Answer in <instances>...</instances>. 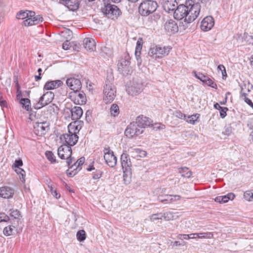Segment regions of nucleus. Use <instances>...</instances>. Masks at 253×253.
Masks as SVG:
<instances>
[{
	"label": "nucleus",
	"instance_id": "nucleus-57",
	"mask_svg": "<svg viewBox=\"0 0 253 253\" xmlns=\"http://www.w3.org/2000/svg\"><path fill=\"white\" fill-rule=\"evenodd\" d=\"M102 174V172L100 171H99L96 173L94 174L93 175L92 177L94 179H98L101 177Z\"/></svg>",
	"mask_w": 253,
	"mask_h": 253
},
{
	"label": "nucleus",
	"instance_id": "nucleus-44",
	"mask_svg": "<svg viewBox=\"0 0 253 253\" xmlns=\"http://www.w3.org/2000/svg\"><path fill=\"white\" fill-rule=\"evenodd\" d=\"M150 220L151 222H155L156 220L161 219L163 218V213L153 214L149 216Z\"/></svg>",
	"mask_w": 253,
	"mask_h": 253
},
{
	"label": "nucleus",
	"instance_id": "nucleus-13",
	"mask_svg": "<svg viewBox=\"0 0 253 253\" xmlns=\"http://www.w3.org/2000/svg\"><path fill=\"white\" fill-rule=\"evenodd\" d=\"M23 166V162L22 160L18 159L15 161L12 167L14 169L15 171L19 175V178L22 182L24 183L25 182V177L26 175V172L25 170L21 168L20 167Z\"/></svg>",
	"mask_w": 253,
	"mask_h": 253
},
{
	"label": "nucleus",
	"instance_id": "nucleus-22",
	"mask_svg": "<svg viewBox=\"0 0 253 253\" xmlns=\"http://www.w3.org/2000/svg\"><path fill=\"white\" fill-rule=\"evenodd\" d=\"M165 29L168 32L174 34L178 32V27L175 22L172 20H169L165 24Z\"/></svg>",
	"mask_w": 253,
	"mask_h": 253
},
{
	"label": "nucleus",
	"instance_id": "nucleus-48",
	"mask_svg": "<svg viewBox=\"0 0 253 253\" xmlns=\"http://www.w3.org/2000/svg\"><path fill=\"white\" fill-rule=\"evenodd\" d=\"M10 216L15 219H19L21 215L20 212L17 210H11L10 213Z\"/></svg>",
	"mask_w": 253,
	"mask_h": 253
},
{
	"label": "nucleus",
	"instance_id": "nucleus-56",
	"mask_svg": "<svg viewBox=\"0 0 253 253\" xmlns=\"http://www.w3.org/2000/svg\"><path fill=\"white\" fill-rule=\"evenodd\" d=\"M27 15L26 16V19L30 18L36 15L35 12L32 11L27 10Z\"/></svg>",
	"mask_w": 253,
	"mask_h": 253
},
{
	"label": "nucleus",
	"instance_id": "nucleus-53",
	"mask_svg": "<svg viewBox=\"0 0 253 253\" xmlns=\"http://www.w3.org/2000/svg\"><path fill=\"white\" fill-rule=\"evenodd\" d=\"M176 116L180 119H182V120H184L186 119V116L185 114H182L180 112H176Z\"/></svg>",
	"mask_w": 253,
	"mask_h": 253
},
{
	"label": "nucleus",
	"instance_id": "nucleus-50",
	"mask_svg": "<svg viewBox=\"0 0 253 253\" xmlns=\"http://www.w3.org/2000/svg\"><path fill=\"white\" fill-rule=\"evenodd\" d=\"M27 15V10L25 11H20L17 13L16 17L18 19L25 20L26 16Z\"/></svg>",
	"mask_w": 253,
	"mask_h": 253
},
{
	"label": "nucleus",
	"instance_id": "nucleus-61",
	"mask_svg": "<svg viewBox=\"0 0 253 253\" xmlns=\"http://www.w3.org/2000/svg\"><path fill=\"white\" fill-rule=\"evenodd\" d=\"M214 201L216 202H218V203H223V197H222V196H220L216 197L215 198Z\"/></svg>",
	"mask_w": 253,
	"mask_h": 253
},
{
	"label": "nucleus",
	"instance_id": "nucleus-29",
	"mask_svg": "<svg viewBox=\"0 0 253 253\" xmlns=\"http://www.w3.org/2000/svg\"><path fill=\"white\" fill-rule=\"evenodd\" d=\"M62 84V81L59 80L49 81L46 83L44 88L46 90L53 89L60 86Z\"/></svg>",
	"mask_w": 253,
	"mask_h": 253
},
{
	"label": "nucleus",
	"instance_id": "nucleus-31",
	"mask_svg": "<svg viewBox=\"0 0 253 253\" xmlns=\"http://www.w3.org/2000/svg\"><path fill=\"white\" fill-rule=\"evenodd\" d=\"M123 170L124 181L126 184L130 182L131 178V169H122Z\"/></svg>",
	"mask_w": 253,
	"mask_h": 253
},
{
	"label": "nucleus",
	"instance_id": "nucleus-36",
	"mask_svg": "<svg viewBox=\"0 0 253 253\" xmlns=\"http://www.w3.org/2000/svg\"><path fill=\"white\" fill-rule=\"evenodd\" d=\"M20 104L22 105V107L25 108L27 111H29L31 109V103L29 99L22 98L20 100Z\"/></svg>",
	"mask_w": 253,
	"mask_h": 253
},
{
	"label": "nucleus",
	"instance_id": "nucleus-4",
	"mask_svg": "<svg viewBox=\"0 0 253 253\" xmlns=\"http://www.w3.org/2000/svg\"><path fill=\"white\" fill-rule=\"evenodd\" d=\"M116 95V89L110 82H106L103 90V101L106 104L111 103Z\"/></svg>",
	"mask_w": 253,
	"mask_h": 253
},
{
	"label": "nucleus",
	"instance_id": "nucleus-21",
	"mask_svg": "<svg viewBox=\"0 0 253 253\" xmlns=\"http://www.w3.org/2000/svg\"><path fill=\"white\" fill-rule=\"evenodd\" d=\"M14 194V190L8 186H3L0 188V196L2 198L9 199Z\"/></svg>",
	"mask_w": 253,
	"mask_h": 253
},
{
	"label": "nucleus",
	"instance_id": "nucleus-23",
	"mask_svg": "<svg viewBox=\"0 0 253 253\" xmlns=\"http://www.w3.org/2000/svg\"><path fill=\"white\" fill-rule=\"evenodd\" d=\"M129 153L132 158L137 160L141 158H144L147 155V152L139 148H131L130 150Z\"/></svg>",
	"mask_w": 253,
	"mask_h": 253
},
{
	"label": "nucleus",
	"instance_id": "nucleus-32",
	"mask_svg": "<svg viewBox=\"0 0 253 253\" xmlns=\"http://www.w3.org/2000/svg\"><path fill=\"white\" fill-rule=\"evenodd\" d=\"M130 64V62L126 59L121 60L118 64V69L120 71L123 72L127 70Z\"/></svg>",
	"mask_w": 253,
	"mask_h": 253
},
{
	"label": "nucleus",
	"instance_id": "nucleus-64",
	"mask_svg": "<svg viewBox=\"0 0 253 253\" xmlns=\"http://www.w3.org/2000/svg\"><path fill=\"white\" fill-rule=\"evenodd\" d=\"M214 107L219 110L222 107H221L218 103H216L214 104Z\"/></svg>",
	"mask_w": 253,
	"mask_h": 253
},
{
	"label": "nucleus",
	"instance_id": "nucleus-18",
	"mask_svg": "<svg viewBox=\"0 0 253 253\" xmlns=\"http://www.w3.org/2000/svg\"><path fill=\"white\" fill-rule=\"evenodd\" d=\"M67 85L72 90L73 92L80 90L82 84L80 80L74 78H69L66 80Z\"/></svg>",
	"mask_w": 253,
	"mask_h": 253
},
{
	"label": "nucleus",
	"instance_id": "nucleus-38",
	"mask_svg": "<svg viewBox=\"0 0 253 253\" xmlns=\"http://www.w3.org/2000/svg\"><path fill=\"white\" fill-rule=\"evenodd\" d=\"M241 98L243 100L245 101V102L248 104L252 108H253V103L247 97V94L243 91V88L242 87L241 88Z\"/></svg>",
	"mask_w": 253,
	"mask_h": 253
},
{
	"label": "nucleus",
	"instance_id": "nucleus-37",
	"mask_svg": "<svg viewBox=\"0 0 253 253\" xmlns=\"http://www.w3.org/2000/svg\"><path fill=\"white\" fill-rule=\"evenodd\" d=\"M177 216V215L171 212H167L163 214V217H164L166 220H174L176 219Z\"/></svg>",
	"mask_w": 253,
	"mask_h": 253
},
{
	"label": "nucleus",
	"instance_id": "nucleus-27",
	"mask_svg": "<svg viewBox=\"0 0 253 253\" xmlns=\"http://www.w3.org/2000/svg\"><path fill=\"white\" fill-rule=\"evenodd\" d=\"M83 44L87 50L93 51L95 49V42L92 38H85L83 41Z\"/></svg>",
	"mask_w": 253,
	"mask_h": 253
},
{
	"label": "nucleus",
	"instance_id": "nucleus-43",
	"mask_svg": "<svg viewBox=\"0 0 253 253\" xmlns=\"http://www.w3.org/2000/svg\"><path fill=\"white\" fill-rule=\"evenodd\" d=\"M77 238L79 241H84L86 238L85 231L84 230L79 231L77 233Z\"/></svg>",
	"mask_w": 253,
	"mask_h": 253
},
{
	"label": "nucleus",
	"instance_id": "nucleus-11",
	"mask_svg": "<svg viewBox=\"0 0 253 253\" xmlns=\"http://www.w3.org/2000/svg\"><path fill=\"white\" fill-rule=\"evenodd\" d=\"M143 132V130L138 126L137 123L133 122L127 126L125 130V134L127 137L132 138L141 134Z\"/></svg>",
	"mask_w": 253,
	"mask_h": 253
},
{
	"label": "nucleus",
	"instance_id": "nucleus-30",
	"mask_svg": "<svg viewBox=\"0 0 253 253\" xmlns=\"http://www.w3.org/2000/svg\"><path fill=\"white\" fill-rule=\"evenodd\" d=\"M85 159L84 157H82L78 159L76 162H74L70 166V168L73 170L72 172H74V170L79 171L81 169V166L84 163Z\"/></svg>",
	"mask_w": 253,
	"mask_h": 253
},
{
	"label": "nucleus",
	"instance_id": "nucleus-40",
	"mask_svg": "<svg viewBox=\"0 0 253 253\" xmlns=\"http://www.w3.org/2000/svg\"><path fill=\"white\" fill-rule=\"evenodd\" d=\"M244 198L248 201H253V190H248L244 194Z\"/></svg>",
	"mask_w": 253,
	"mask_h": 253
},
{
	"label": "nucleus",
	"instance_id": "nucleus-51",
	"mask_svg": "<svg viewBox=\"0 0 253 253\" xmlns=\"http://www.w3.org/2000/svg\"><path fill=\"white\" fill-rule=\"evenodd\" d=\"M49 188H50V191L51 193V194L55 197L56 199H58L60 198V195L59 194H58L56 190L54 189L53 187H52V186L48 185Z\"/></svg>",
	"mask_w": 253,
	"mask_h": 253
},
{
	"label": "nucleus",
	"instance_id": "nucleus-41",
	"mask_svg": "<svg viewBox=\"0 0 253 253\" xmlns=\"http://www.w3.org/2000/svg\"><path fill=\"white\" fill-rule=\"evenodd\" d=\"M15 227L13 225H9L5 227L3 230V234L6 236L11 235Z\"/></svg>",
	"mask_w": 253,
	"mask_h": 253
},
{
	"label": "nucleus",
	"instance_id": "nucleus-63",
	"mask_svg": "<svg viewBox=\"0 0 253 253\" xmlns=\"http://www.w3.org/2000/svg\"><path fill=\"white\" fill-rule=\"evenodd\" d=\"M156 126L155 127L159 128V129H165V126L164 125L161 124H156L155 125Z\"/></svg>",
	"mask_w": 253,
	"mask_h": 253
},
{
	"label": "nucleus",
	"instance_id": "nucleus-7",
	"mask_svg": "<svg viewBox=\"0 0 253 253\" xmlns=\"http://www.w3.org/2000/svg\"><path fill=\"white\" fill-rule=\"evenodd\" d=\"M104 159L106 164L111 168L114 167L117 162V157L110 147H105L103 149Z\"/></svg>",
	"mask_w": 253,
	"mask_h": 253
},
{
	"label": "nucleus",
	"instance_id": "nucleus-52",
	"mask_svg": "<svg viewBox=\"0 0 253 253\" xmlns=\"http://www.w3.org/2000/svg\"><path fill=\"white\" fill-rule=\"evenodd\" d=\"M228 108L226 107H222L220 110V116L222 118H224L226 116V112Z\"/></svg>",
	"mask_w": 253,
	"mask_h": 253
},
{
	"label": "nucleus",
	"instance_id": "nucleus-8",
	"mask_svg": "<svg viewBox=\"0 0 253 253\" xmlns=\"http://www.w3.org/2000/svg\"><path fill=\"white\" fill-rule=\"evenodd\" d=\"M61 142L64 144L70 147L75 145L77 142L79 137L76 134L68 132L63 134L60 137Z\"/></svg>",
	"mask_w": 253,
	"mask_h": 253
},
{
	"label": "nucleus",
	"instance_id": "nucleus-33",
	"mask_svg": "<svg viewBox=\"0 0 253 253\" xmlns=\"http://www.w3.org/2000/svg\"><path fill=\"white\" fill-rule=\"evenodd\" d=\"M178 171L182 177L189 178L191 175V171L186 167L178 169Z\"/></svg>",
	"mask_w": 253,
	"mask_h": 253
},
{
	"label": "nucleus",
	"instance_id": "nucleus-55",
	"mask_svg": "<svg viewBox=\"0 0 253 253\" xmlns=\"http://www.w3.org/2000/svg\"><path fill=\"white\" fill-rule=\"evenodd\" d=\"M70 43L68 41L65 42L62 44V48L64 50L69 49L70 48Z\"/></svg>",
	"mask_w": 253,
	"mask_h": 253
},
{
	"label": "nucleus",
	"instance_id": "nucleus-1",
	"mask_svg": "<svg viewBox=\"0 0 253 253\" xmlns=\"http://www.w3.org/2000/svg\"><path fill=\"white\" fill-rule=\"evenodd\" d=\"M171 49L169 46L153 45L150 48L148 55L153 58H160L167 56Z\"/></svg>",
	"mask_w": 253,
	"mask_h": 253
},
{
	"label": "nucleus",
	"instance_id": "nucleus-39",
	"mask_svg": "<svg viewBox=\"0 0 253 253\" xmlns=\"http://www.w3.org/2000/svg\"><path fill=\"white\" fill-rule=\"evenodd\" d=\"M110 112L112 116H117L120 112L118 106L116 104H112L110 109Z\"/></svg>",
	"mask_w": 253,
	"mask_h": 253
},
{
	"label": "nucleus",
	"instance_id": "nucleus-3",
	"mask_svg": "<svg viewBox=\"0 0 253 253\" xmlns=\"http://www.w3.org/2000/svg\"><path fill=\"white\" fill-rule=\"evenodd\" d=\"M157 8L156 2L152 0H145L140 4L139 13L143 16H147L156 11Z\"/></svg>",
	"mask_w": 253,
	"mask_h": 253
},
{
	"label": "nucleus",
	"instance_id": "nucleus-62",
	"mask_svg": "<svg viewBox=\"0 0 253 253\" xmlns=\"http://www.w3.org/2000/svg\"><path fill=\"white\" fill-rule=\"evenodd\" d=\"M181 197L179 195H171V199L172 200V202L174 201H178L180 200Z\"/></svg>",
	"mask_w": 253,
	"mask_h": 253
},
{
	"label": "nucleus",
	"instance_id": "nucleus-9",
	"mask_svg": "<svg viewBox=\"0 0 253 253\" xmlns=\"http://www.w3.org/2000/svg\"><path fill=\"white\" fill-rule=\"evenodd\" d=\"M54 97V94L51 91H47L44 93L40 97L39 102L36 104L35 108L39 109L48 105L52 102Z\"/></svg>",
	"mask_w": 253,
	"mask_h": 253
},
{
	"label": "nucleus",
	"instance_id": "nucleus-25",
	"mask_svg": "<svg viewBox=\"0 0 253 253\" xmlns=\"http://www.w3.org/2000/svg\"><path fill=\"white\" fill-rule=\"evenodd\" d=\"M143 44V41L141 38H139L136 42V46L135 47V55L137 61L138 65L141 64V60L140 59L141 50L142 49Z\"/></svg>",
	"mask_w": 253,
	"mask_h": 253
},
{
	"label": "nucleus",
	"instance_id": "nucleus-26",
	"mask_svg": "<svg viewBox=\"0 0 253 253\" xmlns=\"http://www.w3.org/2000/svg\"><path fill=\"white\" fill-rule=\"evenodd\" d=\"M121 165L122 169H130L131 168V162L129 156L126 154L123 153L121 157Z\"/></svg>",
	"mask_w": 253,
	"mask_h": 253
},
{
	"label": "nucleus",
	"instance_id": "nucleus-12",
	"mask_svg": "<svg viewBox=\"0 0 253 253\" xmlns=\"http://www.w3.org/2000/svg\"><path fill=\"white\" fill-rule=\"evenodd\" d=\"M70 97L76 104L83 105L86 101L84 93L83 91H80V90L70 93Z\"/></svg>",
	"mask_w": 253,
	"mask_h": 253
},
{
	"label": "nucleus",
	"instance_id": "nucleus-34",
	"mask_svg": "<svg viewBox=\"0 0 253 253\" xmlns=\"http://www.w3.org/2000/svg\"><path fill=\"white\" fill-rule=\"evenodd\" d=\"M200 115L199 114H196L191 116L187 117L185 120L186 122L190 124L194 125L197 121L198 119L199 118Z\"/></svg>",
	"mask_w": 253,
	"mask_h": 253
},
{
	"label": "nucleus",
	"instance_id": "nucleus-5",
	"mask_svg": "<svg viewBox=\"0 0 253 253\" xmlns=\"http://www.w3.org/2000/svg\"><path fill=\"white\" fill-rule=\"evenodd\" d=\"M72 150L71 147L66 145H63L58 149V156L61 159L66 160V163L70 166L75 161L74 157L71 156Z\"/></svg>",
	"mask_w": 253,
	"mask_h": 253
},
{
	"label": "nucleus",
	"instance_id": "nucleus-49",
	"mask_svg": "<svg viewBox=\"0 0 253 253\" xmlns=\"http://www.w3.org/2000/svg\"><path fill=\"white\" fill-rule=\"evenodd\" d=\"M205 84H206L207 85L211 86L212 88H217L216 84L209 77L207 78Z\"/></svg>",
	"mask_w": 253,
	"mask_h": 253
},
{
	"label": "nucleus",
	"instance_id": "nucleus-20",
	"mask_svg": "<svg viewBox=\"0 0 253 253\" xmlns=\"http://www.w3.org/2000/svg\"><path fill=\"white\" fill-rule=\"evenodd\" d=\"M43 18L40 15H35L29 19L24 20L23 22V25L25 26H30L38 24L41 22H42Z\"/></svg>",
	"mask_w": 253,
	"mask_h": 253
},
{
	"label": "nucleus",
	"instance_id": "nucleus-35",
	"mask_svg": "<svg viewBox=\"0 0 253 253\" xmlns=\"http://www.w3.org/2000/svg\"><path fill=\"white\" fill-rule=\"evenodd\" d=\"M158 199L161 203L165 202L168 204L172 203V200L171 199V195H166L165 196L160 195L158 196Z\"/></svg>",
	"mask_w": 253,
	"mask_h": 253
},
{
	"label": "nucleus",
	"instance_id": "nucleus-10",
	"mask_svg": "<svg viewBox=\"0 0 253 253\" xmlns=\"http://www.w3.org/2000/svg\"><path fill=\"white\" fill-rule=\"evenodd\" d=\"M173 11V16L175 19L180 20L185 18V21L187 22V20H186L188 12L187 4L186 5L180 4L177 6Z\"/></svg>",
	"mask_w": 253,
	"mask_h": 253
},
{
	"label": "nucleus",
	"instance_id": "nucleus-16",
	"mask_svg": "<svg viewBox=\"0 0 253 253\" xmlns=\"http://www.w3.org/2000/svg\"><path fill=\"white\" fill-rule=\"evenodd\" d=\"M143 85L141 83H133L127 87L126 91L128 94L135 96L140 94L143 91Z\"/></svg>",
	"mask_w": 253,
	"mask_h": 253
},
{
	"label": "nucleus",
	"instance_id": "nucleus-45",
	"mask_svg": "<svg viewBox=\"0 0 253 253\" xmlns=\"http://www.w3.org/2000/svg\"><path fill=\"white\" fill-rule=\"evenodd\" d=\"M45 156L47 159L51 163L56 162L55 156L51 151H46L45 152Z\"/></svg>",
	"mask_w": 253,
	"mask_h": 253
},
{
	"label": "nucleus",
	"instance_id": "nucleus-58",
	"mask_svg": "<svg viewBox=\"0 0 253 253\" xmlns=\"http://www.w3.org/2000/svg\"><path fill=\"white\" fill-rule=\"evenodd\" d=\"M198 236H199V233H191L189 235H187L188 238H190V239H196L197 238H198Z\"/></svg>",
	"mask_w": 253,
	"mask_h": 253
},
{
	"label": "nucleus",
	"instance_id": "nucleus-47",
	"mask_svg": "<svg viewBox=\"0 0 253 253\" xmlns=\"http://www.w3.org/2000/svg\"><path fill=\"white\" fill-rule=\"evenodd\" d=\"M194 74L195 75V76L201 81L203 83H205L206 81L207 80L208 77L203 75V74L201 73H197L196 72H194Z\"/></svg>",
	"mask_w": 253,
	"mask_h": 253
},
{
	"label": "nucleus",
	"instance_id": "nucleus-46",
	"mask_svg": "<svg viewBox=\"0 0 253 253\" xmlns=\"http://www.w3.org/2000/svg\"><path fill=\"white\" fill-rule=\"evenodd\" d=\"M223 203L227 202L229 200H232L235 197V195L232 193H229L226 195L222 196Z\"/></svg>",
	"mask_w": 253,
	"mask_h": 253
},
{
	"label": "nucleus",
	"instance_id": "nucleus-59",
	"mask_svg": "<svg viewBox=\"0 0 253 253\" xmlns=\"http://www.w3.org/2000/svg\"><path fill=\"white\" fill-rule=\"evenodd\" d=\"M217 69L221 71L223 76H224V73L226 74L225 68L223 65H219L217 67Z\"/></svg>",
	"mask_w": 253,
	"mask_h": 253
},
{
	"label": "nucleus",
	"instance_id": "nucleus-24",
	"mask_svg": "<svg viewBox=\"0 0 253 253\" xmlns=\"http://www.w3.org/2000/svg\"><path fill=\"white\" fill-rule=\"evenodd\" d=\"M134 123H137L138 126L141 129H143L145 126H149L151 125L149 119L143 116L138 117Z\"/></svg>",
	"mask_w": 253,
	"mask_h": 253
},
{
	"label": "nucleus",
	"instance_id": "nucleus-6",
	"mask_svg": "<svg viewBox=\"0 0 253 253\" xmlns=\"http://www.w3.org/2000/svg\"><path fill=\"white\" fill-rule=\"evenodd\" d=\"M102 12L112 19L117 18L122 14L120 9L115 5L108 4L102 8Z\"/></svg>",
	"mask_w": 253,
	"mask_h": 253
},
{
	"label": "nucleus",
	"instance_id": "nucleus-60",
	"mask_svg": "<svg viewBox=\"0 0 253 253\" xmlns=\"http://www.w3.org/2000/svg\"><path fill=\"white\" fill-rule=\"evenodd\" d=\"M8 218L3 213L0 212V222L3 221H6V218Z\"/></svg>",
	"mask_w": 253,
	"mask_h": 253
},
{
	"label": "nucleus",
	"instance_id": "nucleus-19",
	"mask_svg": "<svg viewBox=\"0 0 253 253\" xmlns=\"http://www.w3.org/2000/svg\"><path fill=\"white\" fill-rule=\"evenodd\" d=\"M164 9L168 13L173 12L177 7L176 0H161Z\"/></svg>",
	"mask_w": 253,
	"mask_h": 253
},
{
	"label": "nucleus",
	"instance_id": "nucleus-15",
	"mask_svg": "<svg viewBox=\"0 0 253 253\" xmlns=\"http://www.w3.org/2000/svg\"><path fill=\"white\" fill-rule=\"evenodd\" d=\"M65 112L70 114L72 120L76 121L82 116L83 113V110L79 106H75L71 109L66 108Z\"/></svg>",
	"mask_w": 253,
	"mask_h": 253
},
{
	"label": "nucleus",
	"instance_id": "nucleus-28",
	"mask_svg": "<svg viewBox=\"0 0 253 253\" xmlns=\"http://www.w3.org/2000/svg\"><path fill=\"white\" fill-rule=\"evenodd\" d=\"M80 122L75 121L73 123H70L68 126V131L71 133L76 134L79 132L81 129Z\"/></svg>",
	"mask_w": 253,
	"mask_h": 253
},
{
	"label": "nucleus",
	"instance_id": "nucleus-2",
	"mask_svg": "<svg viewBox=\"0 0 253 253\" xmlns=\"http://www.w3.org/2000/svg\"><path fill=\"white\" fill-rule=\"evenodd\" d=\"M188 10V17L186 18L188 23L194 21L199 16L201 10V5L199 3H194L191 0L186 2Z\"/></svg>",
	"mask_w": 253,
	"mask_h": 253
},
{
	"label": "nucleus",
	"instance_id": "nucleus-17",
	"mask_svg": "<svg viewBox=\"0 0 253 253\" xmlns=\"http://www.w3.org/2000/svg\"><path fill=\"white\" fill-rule=\"evenodd\" d=\"M214 25V20L212 17L209 16L205 17L201 22V29L203 31H209Z\"/></svg>",
	"mask_w": 253,
	"mask_h": 253
},
{
	"label": "nucleus",
	"instance_id": "nucleus-14",
	"mask_svg": "<svg viewBox=\"0 0 253 253\" xmlns=\"http://www.w3.org/2000/svg\"><path fill=\"white\" fill-rule=\"evenodd\" d=\"M48 123L44 122L37 123L34 126V133L39 136H42L45 134L48 130Z\"/></svg>",
	"mask_w": 253,
	"mask_h": 253
},
{
	"label": "nucleus",
	"instance_id": "nucleus-42",
	"mask_svg": "<svg viewBox=\"0 0 253 253\" xmlns=\"http://www.w3.org/2000/svg\"><path fill=\"white\" fill-rule=\"evenodd\" d=\"M199 234L198 238L199 239H211L213 237V235L211 232H201Z\"/></svg>",
	"mask_w": 253,
	"mask_h": 253
},
{
	"label": "nucleus",
	"instance_id": "nucleus-54",
	"mask_svg": "<svg viewBox=\"0 0 253 253\" xmlns=\"http://www.w3.org/2000/svg\"><path fill=\"white\" fill-rule=\"evenodd\" d=\"M186 244V243L185 242H184L183 243V244L181 243L179 241H174L173 242H171V245H172V246L173 247H179V246H184Z\"/></svg>",
	"mask_w": 253,
	"mask_h": 253
}]
</instances>
